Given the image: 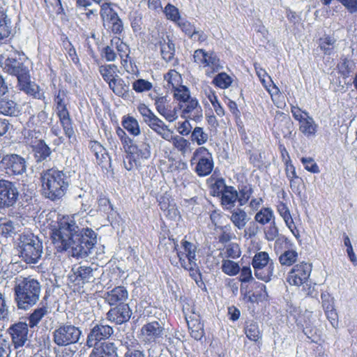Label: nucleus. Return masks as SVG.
<instances>
[{
    "label": "nucleus",
    "instance_id": "obj_1",
    "mask_svg": "<svg viewBox=\"0 0 357 357\" xmlns=\"http://www.w3.org/2000/svg\"><path fill=\"white\" fill-rule=\"evenodd\" d=\"M58 251H68L77 258H84L91 254L97 243V234L90 228H80L73 217H63L58 228L52 234Z\"/></svg>",
    "mask_w": 357,
    "mask_h": 357
},
{
    "label": "nucleus",
    "instance_id": "obj_2",
    "mask_svg": "<svg viewBox=\"0 0 357 357\" xmlns=\"http://www.w3.org/2000/svg\"><path fill=\"white\" fill-rule=\"evenodd\" d=\"M72 173L56 167L43 169L40 173L43 195L51 201L61 199L71 185Z\"/></svg>",
    "mask_w": 357,
    "mask_h": 357
},
{
    "label": "nucleus",
    "instance_id": "obj_3",
    "mask_svg": "<svg viewBox=\"0 0 357 357\" xmlns=\"http://www.w3.org/2000/svg\"><path fill=\"white\" fill-rule=\"evenodd\" d=\"M3 65L5 72L17 77V88L20 91L33 98L45 100L44 93L40 91V86L37 84L31 81L29 68L20 58H17L15 55L9 56L4 61Z\"/></svg>",
    "mask_w": 357,
    "mask_h": 357
},
{
    "label": "nucleus",
    "instance_id": "obj_4",
    "mask_svg": "<svg viewBox=\"0 0 357 357\" xmlns=\"http://www.w3.org/2000/svg\"><path fill=\"white\" fill-rule=\"evenodd\" d=\"M13 252L26 264H36L41 258L43 244L32 233L22 234L17 238Z\"/></svg>",
    "mask_w": 357,
    "mask_h": 357
},
{
    "label": "nucleus",
    "instance_id": "obj_5",
    "mask_svg": "<svg viewBox=\"0 0 357 357\" xmlns=\"http://www.w3.org/2000/svg\"><path fill=\"white\" fill-rule=\"evenodd\" d=\"M15 300L18 308L28 310L38 301L40 294V284L38 280L24 278L17 282L15 287Z\"/></svg>",
    "mask_w": 357,
    "mask_h": 357
},
{
    "label": "nucleus",
    "instance_id": "obj_6",
    "mask_svg": "<svg viewBox=\"0 0 357 357\" xmlns=\"http://www.w3.org/2000/svg\"><path fill=\"white\" fill-rule=\"evenodd\" d=\"M127 149H128V155H126L123 164L128 171L134 168H141L143 162L151 158V145L148 137L145 135L142 138L135 140V145Z\"/></svg>",
    "mask_w": 357,
    "mask_h": 357
},
{
    "label": "nucleus",
    "instance_id": "obj_7",
    "mask_svg": "<svg viewBox=\"0 0 357 357\" xmlns=\"http://www.w3.org/2000/svg\"><path fill=\"white\" fill-rule=\"evenodd\" d=\"M27 160L17 153H6L0 160V169L9 177L18 178L26 174Z\"/></svg>",
    "mask_w": 357,
    "mask_h": 357
},
{
    "label": "nucleus",
    "instance_id": "obj_8",
    "mask_svg": "<svg viewBox=\"0 0 357 357\" xmlns=\"http://www.w3.org/2000/svg\"><path fill=\"white\" fill-rule=\"evenodd\" d=\"M190 163L195 165L194 171L199 176L209 175L214 167L212 153L204 146L199 147L194 151Z\"/></svg>",
    "mask_w": 357,
    "mask_h": 357
},
{
    "label": "nucleus",
    "instance_id": "obj_9",
    "mask_svg": "<svg viewBox=\"0 0 357 357\" xmlns=\"http://www.w3.org/2000/svg\"><path fill=\"white\" fill-rule=\"evenodd\" d=\"M82 331L70 324H61L53 332V341L59 347L78 342Z\"/></svg>",
    "mask_w": 357,
    "mask_h": 357
},
{
    "label": "nucleus",
    "instance_id": "obj_10",
    "mask_svg": "<svg viewBox=\"0 0 357 357\" xmlns=\"http://www.w3.org/2000/svg\"><path fill=\"white\" fill-rule=\"evenodd\" d=\"M19 196L20 192L15 182L0 179V210L14 206Z\"/></svg>",
    "mask_w": 357,
    "mask_h": 357
},
{
    "label": "nucleus",
    "instance_id": "obj_11",
    "mask_svg": "<svg viewBox=\"0 0 357 357\" xmlns=\"http://www.w3.org/2000/svg\"><path fill=\"white\" fill-rule=\"evenodd\" d=\"M114 333V329L104 322H98L91 326L89 333L86 337V345L91 348L93 346L100 345V343L107 342Z\"/></svg>",
    "mask_w": 357,
    "mask_h": 357
},
{
    "label": "nucleus",
    "instance_id": "obj_12",
    "mask_svg": "<svg viewBox=\"0 0 357 357\" xmlns=\"http://www.w3.org/2000/svg\"><path fill=\"white\" fill-rule=\"evenodd\" d=\"M7 332L11 338L10 346L13 345L15 349L23 347L29 340V324L26 322L19 321L11 324Z\"/></svg>",
    "mask_w": 357,
    "mask_h": 357
},
{
    "label": "nucleus",
    "instance_id": "obj_13",
    "mask_svg": "<svg viewBox=\"0 0 357 357\" xmlns=\"http://www.w3.org/2000/svg\"><path fill=\"white\" fill-rule=\"evenodd\" d=\"M311 271L312 266L310 264L301 262L291 268L287 280L291 285L301 286L307 281Z\"/></svg>",
    "mask_w": 357,
    "mask_h": 357
},
{
    "label": "nucleus",
    "instance_id": "obj_14",
    "mask_svg": "<svg viewBox=\"0 0 357 357\" xmlns=\"http://www.w3.org/2000/svg\"><path fill=\"white\" fill-rule=\"evenodd\" d=\"M132 314V310L128 303H120L111 307L106 314V318L112 323L121 325L128 322Z\"/></svg>",
    "mask_w": 357,
    "mask_h": 357
},
{
    "label": "nucleus",
    "instance_id": "obj_15",
    "mask_svg": "<svg viewBox=\"0 0 357 357\" xmlns=\"http://www.w3.org/2000/svg\"><path fill=\"white\" fill-rule=\"evenodd\" d=\"M97 270V268H93L91 266H79L72 269L73 273L70 275V279L77 284L91 282L95 280Z\"/></svg>",
    "mask_w": 357,
    "mask_h": 357
},
{
    "label": "nucleus",
    "instance_id": "obj_16",
    "mask_svg": "<svg viewBox=\"0 0 357 357\" xmlns=\"http://www.w3.org/2000/svg\"><path fill=\"white\" fill-rule=\"evenodd\" d=\"M168 97L159 96L155 98V105L157 112L169 122L174 121L177 118V113L175 108L172 109L169 105Z\"/></svg>",
    "mask_w": 357,
    "mask_h": 357
},
{
    "label": "nucleus",
    "instance_id": "obj_17",
    "mask_svg": "<svg viewBox=\"0 0 357 357\" xmlns=\"http://www.w3.org/2000/svg\"><path fill=\"white\" fill-rule=\"evenodd\" d=\"M91 348L89 357H119V347L114 342H104Z\"/></svg>",
    "mask_w": 357,
    "mask_h": 357
},
{
    "label": "nucleus",
    "instance_id": "obj_18",
    "mask_svg": "<svg viewBox=\"0 0 357 357\" xmlns=\"http://www.w3.org/2000/svg\"><path fill=\"white\" fill-rule=\"evenodd\" d=\"M31 148L36 164L48 162L51 160L52 151L43 139L37 141Z\"/></svg>",
    "mask_w": 357,
    "mask_h": 357
},
{
    "label": "nucleus",
    "instance_id": "obj_19",
    "mask_svg": "<svg viewBox=\"0 0 357 357\" xmlns=\"http://www.w3.org/2000/svg\"><path fill=\"white\" fill-rule=\"evenodd\" d=\"M103 298L109 305L126 303L128 298V292L125 287L118 286L104 294Z\"/></svg>",
    "mask_w": 357,
    "mask_h": 357
},
{
    "label": "nucleus",
    "instance_id": "obj_20",
    "mask_svg": "<svg viewBox=\"0 0 357 357\" xmlns=\"http://www.w3.org/2000/svg\"><path fill=\"white\" fill-rule=\"evenodd\" d=\"M141 331L149 341L156 342L164 335L165 328L162 324L154 321L144 325Z\"/></svg>",
    "mask_w": 357,
    "mask_h": 357
},
{
    "label": "nucleus",
    "instance_id": "obj_21",
    "mask_svg": "<svg viewBox=\"0 0 357 357\" xmlns=\"http://www.w3.org/2000/svg\"><path fill=\"white\" fill-rule=\"evenodd\" d=\"M148 126L160 136L163 139L171 142L173 132L165 122L156 115L146 123Z\"/></svg>",
    "mask_w": 357,
    "mask_h": 357
},
{
    "label": "nucleus",
    "instance_id": "obj_22",
    "mask_svg": "<svg viewBox=\"0 0 357 357\" xmlns=\"http://www.w3.org/2000/svg\"><path fill=\"white\" fill-rule=\"evenodd\" d=\"M190 335L195 340H201L204 335V324L201 322L199 315L193 313L185 317Z\"/></svg>",
    "mask_w": 357,
    "mask_h": 357
},
{
    "label": "nucleus",
    "instance_id": "obj_23",
    "mask_svg": "<svg viewBox=\"0 0 357 357\" xmlns=\"http://www.w3.org/2000/svg\"><path fill=\"white\" fill-rule=\"evenodd\" d=\"M178 257L181 267L189 272L190 276L195 280L196 284L199 287L203 284L202 274L197 261L187 262L183 259V255L181 252H178Z\"/></svg>",
    "mask_w": 357,
    "mask_h": 357
},
{
    "label": "nucleus",
    "instance_id": "obj_24",
    "mask_svg": "<svg viewBox=\"0 0 357 357\" xmlns=\"http://www.w3.org/2000/svg\"><path fill=\"white\" fill-rule=\"evenodd\" d=\"M22 108L15 100L4 97L0 99V114L4 116L16 117L21 114Z\"/></svg>",
    "mask_w": 357,
    "mask_h": 357
},
{
    "label": "nucleus",
    "instance_id": "obj_25",
    "mask_svg": "<svg viewBox=\"0 0 357 357\" xmlns=\"http://www.w3.org/2000/svg\"><path fill=\"white\" fill-rule=\"evenodd\" d=\"M220 197L222 207L225 211L232 210L236 202H238V192L231 185H229Z\"/></svg>",
    "mask_w": 357,
    "mask_h": 357
},
{
    "label": "nucleus",
    "instance_id": "obj_26",
    "mask_svg": "<svg viewBox=\"0 0 357 357\" xmlns=\"http://www.w3.org/2000/svg\"><path fill=\"white\" fill-rule=\"evenodd\" d=\"M109 86L119 97H121L123 99H129L132 97V93L130 90L129 84H126L119 75H116L115 79L109 83Z\"/></svg>",
    "mask_w": 357,
    "mask_h": 357
},
{
    "label": "nucleus",
    "instance_id": "obj_27",
    "mask_svg": "<svg viewBox=\"0 0 357 357\" xmlns=\"http://www.w3.org/2000/svg\"><path fill=\"white\" fill-rule=\"evenodd\" d=\"M271 262L273 261L269 257L268 254L266 252H257L252 258V266L254 268L255 275L260 276L264 278L265 275H262L261 269L264 267L269 265Z\"/></svg>",
    "mask_w": 357,
    "mask_h": 357
},
{
    "label": "nucleus",
    "instance_id": "obj_28",
    "mask_svg": "<svg viewBox=\"0 0 357 357\" xmlns=\"http://www.w3.org/2000/svg\"><path fill=\"white\" fill-rule=\"evenodd\" d=\"M204 68H207L206 70V75L208 77H211L215 73L223 68L219 57L214 52H208Z\"/></svg>",
    "mask_w": 357,
    "mask_h": 357
},
{
    "label": "nucleus",
    "instance_id": "obj_29",
    "mask_svg": "<svg viewBox=\"0 0 357 357\" xmlns=\"http://www.w3.org/2000/svg\"><path fill=\"white\" fill-rule=\"evenodd\" d=\"M230 211L229 219L233 225L240 230L244 229L250 220L247 213L241 208H233Z\"/></svg>",
    "mask_w": 357,
    "mask_h": 357
},
{
    "label": "nucleus",
    "instance_id": "obj_30",
    "mask_svg": "<svg viewBox=\"0 0 357 357\" xmlns=\"http://www.w3.org/2000/svg\"><path fill=\"white\" fill-rule=\"evenodd\" d=\"M243 331L246 337L250 340L257 342L261 340L262 333L257 321L254 320L246 321L244 324Z\"/></svg>",
    "mask_w": 357,
    "mask_h": 357
},
{
    "label": "nucleus",
    "instance_id": "obj_31",
    "mask_svg": "<svg viewBox=\"0 0 357 357\" xmlns=\"http://www.w3.org/2000/svg\"><path fill=\"white\" fill-rule=\"evenodd\" d=\"M306 116L303 120H301L299 130L307 137H311L315 135L317 132V125L312 116H309L308 112H303Z\"/></svg>",
    "mask_w": 357,
    "mask_h": 357
},
{
    "label": "nucleus",
    "instance_id": "obj_32",
    "mask_svg": "<svg viewBox=\"0 0 357 357\" xmlns=\"http://www.w3.org/2000/svg\"><path fill=\"white\" fill-rule=\"evenodd\" d=\"M185 103V108L183 110L184 114H190L195 121H199L202 117V109L196 98L189 99Z\"/></svg>",
    "mask_w": 357,
    "mask_h": 357
},
{
    "label": "nucleus",
    "instance_id": "obj_33",
    "mask_svg": "<svg viewBox=\"0 0 357 357\" xmlns=\"http://www.w3.org/2000/svg\"><path fill=\"white\" fill-rule=\"evenodd\" d=\"M112 46H114L115 50H116L121 59V63L123 66L126 65L130 54L129 46L123 43L119 37H114L112 39Z\"/></svg>",
    "mask_w": 357,
    "mask_h": 357
},
{
    "label": "nucleus",
    "instance_id": "obj_34",
    "mask_svg": "<svg viewBox=\"0 0 357 357\" xmlns=\"http://www.w3.org/2000/svg\"><path fill=\"white\" fill-rule=\"evenodd\" d=\"M255 221L261 225L269 224L275 220L274 212L269 207H262L255 215Z\"/></svg>",
    "mask_w": 357,
    "mask_h": 357
},
{
    "label": "nucleus",
    "instance_id": "obj_35",
    "mask_svg": "<svg viewBox=\"0 0 357 357\" xmlns=\"http://www.w3.org/2000/svg\"><path fill=\"white\" fill-rule=\"evenodd\" d=\"M336 41L333 36L324 35L318 40L319 48L325 55H331L333 52Z\"/></svg>",
    "mask_w": 357,
    "mask_h": 357
},
{
    "label": "nucleus",
    "instance_id": "obj_36",
    "mask_svg": "<svg viewBox=\"0 0 357 357\" xmlns=\"http://www.w3.org/2000/svg\"><path fill=\"white\" fill-rule=\"evenodd\" d=\"M98 211L106 215L109 221L110 218H114L116 215L109 199L104 196H100L98 199Z\"/></svg>",
    "mask_w": 357,
    "mask_h": 357
},
{
    "label": "nucleus",
    "instance_id": "obj_37",
    "mask_svg": "<svg viewBox=\"0 0 357 357\" xmlns=\"http://www.w3.org/2000/svg\"><path fill=\"white\" fill-rule=\"evenodd\" d=\"M122 126L130 135L138 136L140 134V128L137 120L131 116H125L122 120Z\"/></svg>",
    "mask_w": 357,
    "mask_h": 357
},
{
    "label": "nucleus",
    "instance_id": "obj_38",
    "mask_svg": "<svg viewBox=\"0 0 357 357\" xmlns=\"http://www.w3.org/2000/svg\"><path fill=\"white\" fill-rule=\"evenodd\" d=\"M181 248L183 251L181 252L183 255V259H188L187 262L197 261L196 252L197 246L191 242L183 239L181 243Z\"/></svg>",
    "mask_w": 357,
    "mask_h": 357
},
{
    "label": "nucleus",
    "instance_id": "obj_39",
    "mask_svg": "<svg viewBox=\"0 0 357 357\" xmlns=\"http://www.w3.org/2000/svg\"><path fill=\"white\" fill-rule=\"evenodd\" d=\"M117 66L114 64L102 65L99 67V72L103 79L109 85L116 77Z\"/></svg>",
    "mask_w": 357,
    "mask_h": 357
},
{
    "label": "nucleus",
    "instance_id": "obj_40",
    "mask_svg": "<svg viewBox=\"0 0 357 357\" xmlns=\"http://www.w3.org/2000/svg\"><path fill=\"white\" fill-rule=\"evenodd\" d=\"M337 67L340 75L344 78H347L350 76L351 73L355 68V63L347 57H342Z\"/></svg>",
    "mask_w": 357,
    "mask_h": 357
},
{
    "label": "nucleus",
    "instance_id": "obj_41",
    "mask_svg": "<svg viewBox=\"0 0 357 357\" xmlns=\"http://www.w3.org/2000/svg\"><path fill=\"white\" fill-rule=\"evenodd\" d=\"M238 204L240 206L245 205L253 193L251 184H243L238 186Z\"/></svg>",
    "mask_w": 357,
    "mask_h": 357
},
{
    "label": "nucleus",
    "instance_id": "obj_42",
    "mask_svg": "<svg viewBox=\"0 0 357 357\" xmlns=\"http://www.w3.org/2000/svg\"><path fill=\"white\" fill-rule=\"evenodd\" d=\"M59 121L62 126L64 133L67 137L70 139L75 135V132L73 128L72 120L70 117L69 113L58 115Z\"/></svg>",
    "mask_w": 357,
    "mask_h": 357
},
{
    "label": "nucleus",
    "instance_id": "obj_43",
    "mask_svg": "<svg viewBox=\"0 0 357 357\" xmlns=\"http://www.w3.org/2000/svg\"><path fill=\"white\" fill-rule=\"evenodd\" d=\"M47 312V307L45 305L36 308L29 317V326L31 328L37 326Z\"/></svg>",
    "mask_w": 357,
    "mask_h": 357
},
{
    "label": "nucleus",
    "instance_id": "obj_44",
    "mask_svg": "<svg viewBox=\"0 0 357 357\" xmlns=\"http://www.w3.org/2000/svg\"><path fill=\"white\" fill-rule=\"evenodd\" d=\"M232 82V78L226 73H220L214 77L212 84L220 89H225L230 86Z\"/></svg>",
    "mask_w": 357,
    "mask_h": 357
},
{
    "label": "nucleus",
    "instance_id": "obj_45",
    "mask_svg": "<svg viewBox=\"0 0 357 357\" xmlns=\"http://www.w3.org/2000/svg\"><path fill=\"white\" fill-rule=\"evenodd\" d=\"M221 269L224 273L229 276H234L240 272L241 268L238 263L234 261L223 259L222 261Z\"/></svg>",
    "mask_w": 357,
    "mask_h": 357
},
{
    "label": "nucleus",
    "instance_id": "obj_46",
    "mask_svg": "<svg viewBox=\"0 0 357 357\" xmlns=\"http://www.w3.org/2000/svg\"><path fill=\"white\" fill-rule=\"evenodd\" d=\"M298 259V252L294 250L284 251L279 257V261L282 266H290L293 265Z\"/></svg>",
    "mask_w": 357,
    "mask_h": 357
},
{
    "label": "nucleus",
    "instance_id": "obj_47",
    "mask_svg": "<svg viewBox=\"0 0 357 357\" xmlns=\"http://www.w3.org/2000/svg\"><path fill=\"white\" fill-rule=\"evenodd\" d=\"M67 95V91L59 89L57 94L55 96V102L56 104L57 114H63L69 113L66 105L64 102V99Z\"/></svg>",
    "mask_w": 357,
    "mask_h": 357
},
{
    "label": "nucleus",
    "instance_id": "obj_48",
    "mask_svg": "<svg viewBox=\"0 0 357 357\" xmlns=\"http://www.w3.org/2000/svg\"><path fill=\"white\" fill-rule=\"evenodd\" d=\"M7 15L3 6L0 5V40L8 37L10 31L7 23Z\"/></svg>",
    "mask_w": 357,
    "mask_h": 357
},
{
    "label": "nucleus",
    "instance_id": "obj_49",
    "mask_svg": "<svg viewBox=\"0 0 357 357\" xmlns=\"http://www.w3.org/2000/svg\"><path fill=\"white\" fill-rule=\"evenodd\" d=\"M208 139V134L201 127H195L191 132V140L196 142L198 145L205 144Z\"/></svg>",
    "mask_w": 357,
    "mask_h": 357
},
{
    "label": "nucleus",
    "instance_id": "obj_50",
    "mask_svg": "<svg viewBox=\"0 0 357 357\" xmlns=\"http://www.w3.org/2000/svg\"><path fill=\"white\" fill-rule=\"evenodd\" d=\"M229 185H227L225 181L222 178H218L215 183L211 184V190L213 196L220 197Z\"/></svg>",
    "mask_w": 357,
    "mask_h": 357
},
{
    "label": "nucleus",
    "instance_id": "obj_51",
    "mask_svg": "<svg viewBox=\"0 0 357 357\" xmlns=\"http://www.w3.org/2000/svg\"><path fill=\"white\" fill-rule=\"evenodd\" d=\"M171 141L172 142L174 147L183 154L187 152L188 149L190 145V143L187 139L178 135H172Z\"/></svg>",
    "mask_w": 357,
    "mask_h": 357
},
{
    "label": "nucleus",
    "instance_id": "obj_52",
    "mask_svg": "<svg viewBox=\"0 0 357 357\" xmlns=\"http://www.w3.org/2000/svg\"><path fill=\"white\" fill-rule=\"evenodd\" d=\"M160 51L162 59H164L166 62H170L174 57L175 45L172 40L165 45Z\"/></svg>",
    "mask_w": 357,
    "mask_h": 357
},
{
    "label": "nucleus",
    "instance_id": "obj_53",
    "mask_svg": "<svg viewBox=\"0 0 357 357\" xmlns=\"http://www.w3.org/2000/svg\"><path fill=\"white\" fill-rule=\"evenodd\" d=\"M100 56L107 61H114L117 59V54L115 52L114 46H112V40L109 45L104 47L100 51Z\"/></svg>",
    "mask_w": 357,
    "mask_h": 357
},
{
    "label": "nucleus",
    "instance_id": "obj_54",
    "mask_svg": "<svg viewBox=\"0 0 357 357\" xmlns=\"http://www.w3.org/2000/svg\"><path fill=\"white\" fill-rule=\"evenodd\" d=\"M265 238L268 241H274L279 236V229L275 220L269 223V225L264 228Z\"/></svg>",
    "mask_w": 357,
    "mask_h": 357
},
{
    "label": "nucleus",
    "instance_id": "obj_55",
    "mask_svg": "<svg viewBox=\"0 0 357 357\" xmlns=\"http://www.w3.org/2000/svg\"><path fill=\"white\" fill-rule=\"evenodd\" d=\"M164 13L168 20L178 22L181 20L178 9L171 3H168L164 10Z\"/></svg>",
    "mask_w": 357,
    "mask_h": 357
},
{
    "label": "nucleus",
    "instance_id": "obj_56",
    "mask_svg": "<svg viewBox=\"0 0 357 357\" xmlns=\"http://www.w3.org/2000/svg\"><path fill=\"white\" fill-rule=\"evenodd\" d=\"M225 257L236 259L241 255V250L238 245L235 243H230L225 246L224 252Z\"/></svg>",
    "mask_w": 357,
    "mask_h": 357
},
{
    "label": "nucleus",
    "instance_id": "obj_57",
    "mask_svg": "<svg viewBox=\"0 0 357 357\" xmlns=\"http://www.w3.org/2000/svg\"><path fill=\"white\" fill-rule=\"evenodd\" d=\"M169 36L167 35L164 32L158 33V36L154 37L152 36V43L154 44L156 48L159 47L160 50L163 48V47L171 42Z\"/></svg>",
    "mask_w": 357,
    "mask_h": 357
},
{
    "label": "nucleus",
    "instance_id": "obj_58",
    "mask_svg": "<svg viewBox=\"0 0 357 357\" xmlns=\"http://www.w3.org/2000/svg\"><path fill=\"white\" fill-rule=\"evenodd\" d=\"M152 87V84L144 79H138L132 83V88L137 93L150 91Z\"/></svg>",
    "mask_w": 357,
    "mask_h": 357
},
{
    "label": "nucleus",
    "instance_id": "obj_59",
    "mask_svg": "<svg viewBox=\"0 0 357 357\" xmlns=\"http://www.w3.org/2000/svg\"><path fill=\"white\" fill-rule=\"evenodd\" d=\"M131 27L134 32L139 31L142 29V15L138 11H134L131 13L130 17Z\"/></svg>",
    "mask_w": 357,
    "mask_h": 357
},
{
    "label": "nucleus",
    "instance_id": "obj_60",
    "mask_svg": "<svg viewBox=\"0 0 357 357\" xmlns=\"http://www.w3.org/2000/svg\"><path fill=\"white\" fill-rule=\"evenodd\" d=\"M178 26L190 39H193V36L195 33V26L193 24L187 20H179L178 22Z\"/></svg>",
    "mask_w": 357,
    "mask_h": 357
},
{
    "label": "nucleus",
    "instance_id": "obj_61",
    "mask_svg": "<svg viewBox=\"0 0 357 357\" xmlns=\"http://www.w3.org/2000/svg\"><path fill=\"white\" fill-rule=\"evenodd\" d=\"M301 161L307 171L314 174H317L320 172L319 166L314 162L313 158L303 157L301 159Z\"/></svg>",
    "mask_w": 357,
    "mask_h": 357
},
{
    "label": "nucleus",
    "instance_id": "obj_62",
    "mask_svg": "<svg viewBox=\"0 0 357 357\" xmlns=\"http://www.w3.org/2000/svg\"><path fill=\"white\" fill-rule=\"evenodd\" d=\"M174 97L176 100L183 102H188L191 98L189 89L185 86H181L180 88L176 89Z\"/></svg>",
    "mask_w": 357,
    "mask_h": 357
},
{
    "label": "nucleus",
    "instance_id": "obj_63",
    "mask_svg": "<svg viewBox=\"0 0 357 357\" xmlns=\"http://www.w3.org/2000/svg\"><path fill=\"white\" fill-rule=\"evenodd\" d=\"M207 55L208 52H206V50L203 49L196 50L193 54V61L200 67L204 68Z\"/></svg>",
    "mask_w": 357,
    "mask_h": 357
},
{
    "label": "nucleus",
    "instance_id": "obj_64",
    "mask_svg": "<svg viewBox=\"0 0 357 357\" xmlns=\"http://www.w3.org/2000/svg\"><path fill=\"white\" fill-rule=\"evenodd\" d=\"M123 357H146L145 351L140 347L127 346Z\"/></svg>",
    "mask_w": 357,
    "mask_h": 357
}]
</instances>
